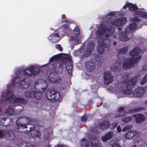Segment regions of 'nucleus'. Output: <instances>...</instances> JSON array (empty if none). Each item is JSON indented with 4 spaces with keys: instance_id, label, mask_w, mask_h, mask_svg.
<instances>
[{
    "instance_id": "obj_1",
    "label": "nucleus",
    "mask_w": 147,
    "mask_h": 147,
    "mask_svg": "<svg viewBox=\"0 0 147 147\" xmlns=\"http://www.w3.org/2000/svg\"><path fill=\"white\" fill-rule=\"evenodd\" d=\"M62 57L61 54L53 55L49 59L48 64L52 62L51 69L57 74L61 73L63 71V67L65 66L68 73L70 74L72 73V66L70 64L66 66L65 61L61 60Z\"/></svg>"
},
{
    "instance_id": "obj_2",
    "label": "nucleus",
    "mask_w": 147,
    "mask_h": 147,
    "mask_svg": "<svg viewBox=\"0 0 147 147\" xmlns=\"http://www.w3.org/2000/svg\"><path fill=\"white\" fill-rule=\"evenodd\" d=\"M127 79L122 82H119L118 84L119 89H122L124 94L129 95L133 92L132 88L134 87L136 83L137 78L135 77H132L130 80L129 79V75H126Z\"/></svg>"
},
{
    "instance_id": "obj_3",
    "label": "nucleus",
    "mask_w": 147,
    "mask_h": 147,
    "mask_svg": "<svg viewBox=\"0 0 147 147\" xmlns=\"http://www.w3.org/2000/svg\"><path fill=\"white\" fill-rule=\"evenodd\" d=\"M141 52V50L138 47H136L129 53V55L132 57L129 61L123 63V68L124 69H130L134 64L137 63L141 58V56L139 55Z\"/></svg>"
},
{
    "instance_id": "obj_4",
    "label": "nucleus",
    "mask_w": 147,
    "mask_h": 147,
    "mask_svg": "<svg viewBox=\"0 0 147 147\" xmlns=\"http://www.w3.org/2000/svg\"><path fill=\"white\" fill-rule=\"evenodd\" d=\"M137 26V24L136 23L131 24L125 29L124 32H120L118 34L117 33L114 35V38H118L120 41L126 42L129 40V38L127 36V34L131 32L132 30L135 29Z\"/></svg>"
},
{
    "instance_id": "obj_5",
    "label": "nucleus",
    "mask_w": 147,
    "mask_h": 147,
    "mask_svg": "<svg viewBox=\"0 0 147 147\" xmlns=\"http://www.w3.org/2000/svg\"><path fill=\"white\" fill-rule=\"evenodd\" d=\"M15 96L13 92L8 90L6 92V100L11 101L14 103H19L25 104L27 103V101L24 99L19 97L14 98Z\"/></svg>"
},
{
    "instance_id": "obj_6",
    "label": "nucleus",
    "mask_w": 147,
    "mask_h": 147,
    "mask_svg": "<svg viewBox=\"0 0 147 147\" xmlns=\"http://www.w3.org/2000/svg\"><path fill=\"white\" fill-rule=\"evenodd\" d=\"M45 96L47 99L50 100H58L60 98L59 92L54 90H49L45 92Z\"/></svg>"
},
{
    "instance_id": "obj_7",
    "label": "nucleus",
    "mask_w": 147,
    "mask_h": 147,
    "mask_svg": "<svg viewBox=\"0 0 147 147\" xmlns=\"http://www.w3.org/2000/svg\"><path fill=\"white\" fill-rule=\"evenodd\" d=\"M30 121V119L27 117L24 116L18 117L16 121V123L18 127L15 130L18 132H22V131L19 130L20 128H27L26 124H23L24 122H28Z\"/></svg>"
},
{
    "instance_id": "obj_8",
    "label": "nucleus",
    "mask_w": 147,
    "mask_h": 147,
    "mask_svg": "<svg viewBox=\"0 0 147 147\" xmlns=\"http://www.w3.org/2000/svg\"><path fill=\"white\" fill-rule=\"evenodd\" d=\"M110 45V41L107 40H105L98 42L97 47V52L100 54H102L104 51L105 48H109Z\"/></svg>"
},
{
    "instance_id": "obj_9",
    "label": "nucleus",
    "mask_w": 147,
    "mask_h": 147,
    "mask_svg": "<svg viewBox=\"0 0 147 147\" xmlns=\"http://www.w3.org/2000/svg\"><path fill=\"white\" fill-rule=\"evenodd\" d=\"M40 71L39 69L34 66L31 65L24 70V73L26 76H31L38 74Z\"/></svg>"
},
{
    "instance_id": "obj_10",
    "label": "nucleus",
    "mask_w": 147,
    "mask_h": 147,
    "mask_svg": "<svg viewBox=\"0 0 147 147\" xmlns=\"http://www.w3.org/2000/svg\"><path fill=\"white\" fill-rule=\"evenodd\" d=\"M24 95L26 97L34 98L37 100H40L42 97V95L40 92L31 91L30 90L25 92Z\"/></svg>"
},
{
    "instance_id": "obj_11",
    "label": "nucleus",
    "mask_w": 147,
    "mask_h": 147,
    "mask_svg": "<svg viewBox=\"0 0 147 147\" xmlns=\"http://www.w3.org/2000/svg\"><path fill=\"white\" fill-rule=\"evenodd\" d=\"M25 81L24 79L20 81V78L19 77H16L13 79L11 84L12 86H15L16 83H19L23 88L25 89L29 86V85L26 82H25Z\"/></svg>"
},
{
    "instance_id": "obj_12",
    "label": "nucleus",
    "mask_w": 147,
    "mask_h": 147,
    "mask_svg": "<svg viewBox=\"0 0 147 147\" xmlns=\"http://www.w3.org/2000/svg\"><path fill=\"white\" fill-rule=\"evenodd\" d=\"M104 77V83L106 85H109L113 81V77L110 72H105Z\"/></svg>"
},
{
    "instance_id": "obj_13",
    "label": "nucleus",
    "mask_w": 147,
    "mask_h": 147,
    "mask_svg": "<svg viewBox=\"0 0 147 147\" xmlns=\"http://www.w3.org/2000/svg\"><path fill=\"white\" fill-rule=\"evenodd\" d=\"M144 92V88L139 87L134 90L133 95L135 97L140 98L143 95Z\"/></svg>"
},
{
    "instance_id": "obj_14",
    "label": "nucleus",
    "mask_w": 147,
    "mask_h": 147,
    "mask_svg": "<svg viewBox=\"0 0 147 147\" xmlns=\"http://www.w3.org/2000/svg\"><path fill=\"white\" fill-rule=\"evenodd\" d=\"M34 126L33 125L32 127L30 128V129L29 132L31 136L33 138L37 137L38 138H40L41 137V133L40 131H37L34 130Z\"/></svg>"
},
{
    "instance_id": "obj_15",
    "label": "nucleus",
    "mask_w": 147,
    "mask_h": 147,
    "mask_svg": "<svg viewBox=\"0 0 147 147\" xmlns=\"http://www.w3.org/2000/svg\"><path fill=\"white\" fill-rule=\"evenodd\" d=\"M85 67L88 71H91L95 70V62L89 61L86 62Z\"/></svg>"
},
{
    "instance_id": "obj_16",
    "label": "nucleus",
    "mask_w": 147,
    "mask_h": 147,
    "mask_svg": "<svg viewBox=\"0 0 147 147\" xmlns=\"http://www.w3.org/2000/svg\"><path fill=\"white\" fill-rule=\"evenodd\" d=\"M138 134V132L134 130H130L125 132L124 136L125 139H131L133 137L136 136Z\"/></svg>"
},
{
    "instance_id": "obj_17",
    "label": "nucleus",
    "mask_w": 147,
    "mask_h": 147,
    "mask_svg": "<svg viewBox=\"0 0 147 147\" xmlns=\"http://www.w3.org/2000/svg\"><path fill=\"white\" fill-rule=\"evenodd\" d=\"M98 126L99 127V129L104 130L110 127V123L109 121L104 120L100 123Z\"/></svg>"
},
{
    "instance_id": "obj_18",
    "label": "nucleus",
    "mask_w": 147,
    "mask_h": 147,
    "mask_svg": "<svg viewBox=\"0 0 147 147\" xmlns=\"http://www.w3.org/2000/svg\"><path fill=\"white\" fill-rule=\"evenodd\" d=\"M133 117L135 118L136 122L138 123H141L145 120L144 115L141 114L134 115Z\"/></svg>"
},
{
    "instance_id": "obj_19",
    "label": "nucleus",
    "mask_w": 147,
    "mask_h": 147,
    "mask_svg": "<svg viewBox=\"0 0 147 147\" xmlns=\"http://www.w3.org/2000/svg\"><path fill=\"white\" fill-rule=\"evenodd\" d=\"M22 111L23 109H22V110H17L16 111V113H15L14 109L12 107L9 106L8 107L6 111L5 112L8 115H12L16 114H19Z\"/></svg>"
},
{
    "instance_id": "obj_20",
    "label": "nucleus",
    "mask_w": 147,
    "mask_h": 147,
    "mask_svg": "<svg viewBox=\"0 0 147 147\" xmlns=\"http://www.w3.org/2000/svg\"><path fill=\"white\" fill-rule=\"evenodd\" d=\"M106 31V26L102 24L99 26L97 31V34L99 36H102L104 34Z\"/></svg>"
},
{
    "instance_id": "obj_21",
    "label": "nucleus",
    "mask_w": 147,
    "mask_h": 147,
    "mask_svg": "<svg viewBox=\"0 0 147 147\" xmlns=\"http://www.w3.org/2000/svg\"><path fill=\"white\" fill-rule=\"evenodd\" d=\"M61 28L62 29V31L64 32L65 35L69 34L72 32L71 30L70 29L67 25L65 24L62 26Z\"/></svg>"
},
{
    "instance_id": "obj_22",
    "label": "nucleus",
    "mask_w": 147,
    "mask_h": 147,
    "mask_svg": "<svg viewBox=\"0 0 147 147\" xmlns=\"http://www.w3.org/2000/svg\"><path fill=\"white\" fill-rule=\"evenodd\" d=\"M145 109V108L142 107H139L135 108L134 109H132L129 110L128 113H133L137 112H139L142 111Z\"/></svg>"
},
{
    "instance_id": "obj_23",
    "label": "nucleus",
    "mask_w": 147,
    "mask_h": 147,
    "mask_svg": "<svg viewBox=\"0 0 147 147\" xmlns=\"http://www.w3.org/2000/svg\"><path fill=\"white\" fill-rule=\"evenodd\" d=\"M135 13L143 18H147V14L146 12H143L141 11H137L135 12Z\"/></svg>"
},
{
    "instance_id": "obj_24",
    "label": "nucleus",
    "mask_w": 147,
    "mask_h": 147,
    "mask_svg": "<svg viewBox=\"0 0 147 147\" xmlns=\"http://www.w3.org/2000/svg\"><path fill=\"white\" fill-rule=\"evenodd\" d=\"M81 142V146L82 147H89L90 145L88 141L86 138L82 139Z\"/></svg>"
},
{
    "instance_id": "obj_25",
    "label": "nucleus",
    "mask_w": 147,
    "mask_h": 147,
    "mask_svg": "<svg viewBox=\"0 0 147 147\" xmlns=\"http://www.w3.org/2000/svg\"><path fill=\"white\" fill-rule=\"evenodd\" d=\"M124 108L123 107H120L119 108L117 111L120 113H118L116 114L114 117V118H116L119 117H121L122 116H123L125 115V114H122L121 113V111H124Z\"/></svg>"
},
{
    "instance_id": "obj_26",
    "label": "nucleus",
    "mask_w": 147,
    "mask_h": 147,
    "mask_svg": "<svg viewBox=\"0 0 147 147\" xmlns=\"http://www.w3.org/2000/svg\"><path fill=\"white\" fill-rule=\"evenodd\" d=\"M7 133L8 136L9 137V138L11 140H13L15 139V136L13 131L11 130H7L6 132Z\"/></svg>"
},
{
    "instance_id": "obj_27",
    "label": "nucleus",
    "mask_w": 147,
    "mask_h": 147,
    "mask_svg": "<svg viewBox=\"0 0 147 147\" xmlns=\"http://www.w3.org/2000/svg\"><path fill=\"white\" fill-rule=\"evenodd\" d=\"M130 4L129 5V10L131 11L136 12L138 9V7L135 4H133L131 3H129Z\"/></svg>"
},
{
    "instance_id": "obj_28",
    "label": "nucleus",
    "mask_w": 147,
    "mask_h": 147,
    "mask_svg": "<svg viewBox=\"0 0 147 147\" xmlns=\"http://www.w3.org/2000/svg\"><path fill=\"white\" fill-rule=\"evenodd\" d=\"M48 39L51 42L53 43H57L59 40V39H57L56 37L51 36V35H50L48 37Z\"/></svg>"
},
{
    "instance_id": "obj_29",
    "label": "nucleus",
    "mask_w": 147,
    "mask_h": 147,
    "mask_svg": "<svg viewBox=\"0 0 147 147\" xmlns=\"http://www.w3.org/2000/svg\"><path fill=\"white\" fill-rule=\"evenodd\" d=\"M128 49V47L125 46L119 49L118 52L119 53L121 54H125L127 52Z\"/></svg>"
},
{
    "instance_id": "obj_30",
    "label": "nucleus",
    "mask_w": 147,
    "mask_h": 147,
    "mask_svg": "<svg viewBox=\"0 0 147 147\" xmlns=\"http://www.w3.org/2000/svg\"><path fill=\"white\" fill-rule=\"evenodd\" d=\"M120 26H123L127 21V19L124 17L121 18L119 19Z\"/></svg>"
},
{
    "instance_id": "obj_31",
    "label": "nucleus",
    "mask_w": 147,
    "mask_h": 147,
    "mask_svg": "<svg viewBox=\"0 0 147 147\" xmlns=\"http://www.w3.org/2000/svg\"><path fill=\"white\" fill-rule=\"evenodd\" d=\"M92 51V49H88L83 54L84 57H86L89 56L90 55Z\"/></svg>"
},
{
    "instance_id": "obj_32",
    "label": "nucleus",
    "mask_w": 147,
    "mask_h": 147,
    "mask_svg": "<svg viewBox=\"0 0 147 147\" xmlns=\"http://www.w3.org/2000/svg\"><path fill=\"white\" fill-rule=\"evenodd\" d=\"M113 133L112 131H110L105 134V136L109 140H110L113 136Z\"/></svg>"
},
{
    "instance_id": "obj_33",
    "label": "nucleus",
    "mask_w": 147,
    "mask_h": 147,
    "mask_svg": "<svg viewBox=\"0 0 147 147\" xmlns=\"http://www.w3.org/2000/svg\"><path fill=\"white\" fill-rule=\"evenodd\" d=\"M111 24L112 25H114L115 26H120V24L119 23V19L112 21L111 22Z\"/></svg>"
},
{
    "instance_id": "obj_34",
    "label": "nucleus",
    "mask_w": 147,
    "mask_h": 147,
    "mask_svg": "<svg viewBox=\"0 0 147 147\" xmlns=\"http://www.w3.org/2000/svg\"><path fill=\"white\" fill-rule=\"evenodd\" d=\"M90 144L91 147H102V144L98 143H94L91 142Z\"/></svg>"
},
{
    "instance_id": "obj_35",
    "label": "nucleus",
    "mask_w": 147,
    "mask_h": 147,
    "mask_svg": "<svg viewBox=\"0 0 147 147\" xmlns=\"http://www.w3.org/2000/svg\"><path fill=\"white\" fill-rule=\"evenodd\" d=\"M132 120V119L131 117H127L122 119L121 121L125 123H127Z\"/></svg>"
},
{
    "instance_id": "obj_36",
    "label": "nucleus",
    "mask_w": 147,
    "mask_h": 147,
    "mask_svg": "<svg viewBox=\"0 0 147 147\" xmlns=\"http://www.w3.org/2000/svg\"><path fill=\"white\" fill-rule=\"evenodd\" d=\"M147 81V74H146L145 76L140 81V84L143 85Z\"/></svg>"
},
{
    "instance_id": "obj_37",
    "label": "nucleus",
    "mask_w": 147,
    "mask_h": 147,
    "mask_svg": "<svg viewBox=\"0 0 147 147\" xmlns=\"http://www.w3.org/2000/svg\"><path fill=\"white\" fill-rule=\"evenodd\" d=\"M50 136V134L48 131H46L43 136V138L46 140H47L49 138Z\"/></svg>"
},
{
    "instance_id": "obj_38",
    "label": "nucleus",
    "mask_w": 147,
    "mask_h": 147,
    "mask_svg": "<svg viewBox=\"0 0 147 147\" xmlns=\"http://www.w3.org/2000/svg\"><path fill=\"white\" fill-rule=\"evenodd\" d=\"M118 124V123L117 122L112 123L111 124H110V128L111 129H113L117 127Z\"/></svg>"
},
{
    "instance_id": "obj_39",
    "label": "nucleus",
    "mask_w": 147,
    "mask_h": 147,
    "mask_svg": "<svg viewBox=\"0 0 147 147\" xmlns=\"http://www.w3.org/2000/svg\"><path fill=\"white\" fill-rule=\"evenodd\" d=\"M50 79V81L53 82H55L57 81V78L56 74H53V77H51Z\"/></svg>"
},
{
    "instance_id": "obj_40",
    "label": "nucleus",
    "mask_w": 147,
    "mask_h": 147,
    "mask_svg": "<svg viewBox=\"0 0 147 147\" xmlns=\"http://www.w3.org/2000/svg\"><path fill=\"white\" fill-rule=\"evenodd\" d=\"M74 31L76 32V33H75L76 35H79L80 33V30L78 28L75 27L74 28Z\"/></svg>"
},
{
    "instance_id": "obj_41",
    "label": "nucleus",
    "mask_w": 147,
    "mask_h": 147,
    "mask_svg": "<svg viewBox=\"0 0 147 147\" xmlns=\"http://www.w3.org/2000/svg\"><path fill=\"white\" fill-rule=\"evenodd\" d=\"M131 21L134 22H139L141 21V20L136 18H134L131 19Z\"/></svg>"
},
{
    "instance_id": "obj_42",
    "label": "nucleus",
    "mask_w": 147,
    "mask_h": 147,
    "mask_svg": "<svg viewBox=\"0 0 147 147\" xmlns=\"http://www.w3.org/2000/svg\"><path fill=\"white\" fill-rule=\"evenodd\" d=\"M55 47L57 49L60 51H62L63 49L61 46L59 44L57 45H55Z\"/></svg>"
},
{
    "instance_id": "obj_43",
    "label": "nucleus",
    "mask_w": 147,
    "mask_h": 147,
    "mask_svg": "<svg viewBox=\"0 0 147 147\" xmlns=\"http://www.w3.org/2000/svg\"><path fill=\"white\" fill-rule=\"evenodd\" d=\"M50 35H51V36L56 37V38H59V34L58 33H53Z\"/></svg>"
},
{
    "instance_id": "obj_44",
    "label": "nucleus",
    "mask_w": 147,
    "mask_h": 147,
    "mask_svg": "<svg viewBox=\"0 0 147 147\" xmlns=\"http://www.w3.org/2000/svg\"><path fill=\"white\" fill-rule=\"evenodd\" d=\"M79 36L78 35H76V36H71V40L74 41Z\"/></svg>"
},
{
    "instance_id": "obj_45",
    "label": "nucleus",
    "mask_w": 147,
    "mask_h": 147,
    "mask_svg": "<svg viewBox=\"0 0 147 147\" xmlns=\"http://www.w3.org/2000/svg\"><path fill=\"white\" fill-rule=\"evenodd\" d=\"M87 116L84 115L81 117V120L83 122L86 121L87 120Z\"/></svg>"
},
{
    "instance_id": "obj_46",
    "label": "nucleus",
    "mask_w": 147,
    "mask_h": 147,
    "mask_svg": "<svg viewBox=\"0 0 147 147\" xmlns=\"http://www.w3.org/2000/svg\"><path fill=\"white\" fill-rule=\"evenodd\" d=\"M130 4V3H127L126 4V5H124L123 6V8L124 9H126L127 7H128L129 8V5Z\"/></svg>"
},
{
    "instance_id": "obj_47",
    "label": "nucleus",
    "mask_w": 147,
    "mask_h": 147,
    "mask_svg": "<svg viewBox=\"0 0 147 147\" xmlns=\"http://www.w3.org/2000/svg\"><path fill=\"white\" fill-rule=\"evenodd\" d=\"M101 139L103 142H107L109 140L105 137V136L102 137Z\"/></svg>"
},
{
    "instance_id": "obj_48",
    "label": "nucleus",
    "mask_w": 147,
    "mask_h": 147,
    "mask_svg": "<svg viewBox=\"0 0 147 147\" xmlns=\"http://www.w3.org/2000/svg\"><path fill=\"white\" fill-rule=\"evenodd\" d=\"M113 28H112V26L111 27V28H109L107 26V32H110L111 33H113Z\"/></svg>"
},
{
    "instance_id": "obj_49",
    "label": "nucleus",
    "mask_w": 147,
    "mask_h": 147,
    "mask_svg": "<svg viewBox=\"0 0 147 147\" xmlns=\"http://www.w3.org/2000/svg\"><path fill=\"white\" fill-rule=\"evenodd\" d=\"M100 56L99 55H97L96 56L95 59L96 61H99L100 60Z\"/></svg>"
},
{
    "instance_id": "obj_50",
    "label": "nucleus",
    "mask_w": 147,
    "mask_h": 147,
    "mask_svg": "<svg viewBox=\"0 0 147 147\" xmlns=\"http://www.w3.org/2000/svg\"><path fill=\"white\" fill-rule=\"evenodd\" d=\"M91 131L94 133H96L97 132V129L95 128H92L91 129Z\"/></svg>"
},
{
    "instance_id": "obj_51",
    "label": "nucleus",
    "mask_w": 147,
    "mask_h": 147,
    "mask_svg": "<svg viewBox=\"0 0 147 147\" xmlns=\"http://www.w3.org/2000/svg\"><path fill=\"white\" fill-rule=\"evenodd\" d=\"M129 128V127L127 126H126L125 127H124L122 129V131L123 132L125 131H126Z\"/></svg>"
},
{
    "instance_id": "obj_52",
    "label": "nucleus",
    "mask_w": 147,
    "mask_h": 147,
    "mask_svg": "<svg viewBox=\"0 0 147 147\" xmlns=\"http://www.w3.org/2000/svg\"><path fill=\"white\" fill-rule=\"evenodd\" d=\"M117 131L118 132L120 133V132H121V129L120 126H117Z\"/></svg>"
},
{
    "instance_id": "obj_53",
    "label": "nucleus",
    "mask_w": 147,
    "mask_h": 147,
    "mask_svg": "<svg viewBox=\"0 0 147 147\" xmlns=\"http://www.w3.org/2000/svg\"><path fill=\"white\" fill-rule=\"evenodd\" d=\"M115 12H111L107 14L108 16H114L115 14Z\"/></svg>"
},
{
    "instance_id": "obj_54",
    "label": "nucleus",
    "mask_w": 147,
    "mask_h": 147,
    "mask_svg": "<svg viewBox=\"0 0 147 147\" xmlns=\"http://www.w3.org/2000/svg\"><path fill=\"white\" fill-rule=\"evenodd\" d=\"M142 69L143 71H145L147 70V66L145 65L142 67Z\"/></svg>"
},
{
    "instance_id": "obj_55",
    "label": "nucleus",
    "mask_w": 147,
    "mask_h": 147,
    "mask_svg": "<svg viewBox=\"0 0 147 147\" xmlns=\"http://www.w3.org/2000/svg\"><path fill=\"white\" fill-rule=\"evenodd\" d=\"M112 147H121V146L120 145L117 144H115L113 145Z\"/></svg>"
},
{
    "instance_id": "obj_56",
    "label": "nucleus",
    "mask_w": 147,
    "mask_h": 147,
    "mask_svg": "<svg viewBox=\"0 0 147 147\" xmlns=\"http://www.w3.org/2000/svg\"><path fill=\"white\" fill-rule=\"evenodd\" d=\"M3 134L2 131H0V138L3 137Z\"/></svg>"
},
{
    "instance_id": "obj_57",
    "label": "nucleus",
    "mask_w": 147,
    "mask_h": 147,
    "mask_svg": "<svg viewBox=\"0 0 147 147\" xmlns=\"http://www.w3.org/2000/svg\"><path fill=\"white\" fill-rule=\"evenodd\" d=\"M84 55H83L81 56L80 57V59L81 60H82L84 58Z\"/></svg>"
},
{
    "instance_id": "obj_58",
    "label": "nucleus",
    "mask_w": 147,
    "mask_h": 147,
    "mask_svg": "<svg viewBox=\"0 0 147 147\" xmlns=\"http://www.w3.org/2000/svg\"><path fill=\"white\" fill-rule=\"evenodd\" d=\"M1 120H3L4 121H5L6 120L7 118L6 117H3V118H1Z\"/></svg>"
},
{
    "instance_id": "obj_59",
    "label": "nucleus",
    "mask_w": 147,
    "mask_h": 147,
    "mask_svg": "<svg viewBox=\"0 0 147 147\" xmlns=\"http://www.w3.org/2000/svg\"><path fill=\"white\" fill-rule=\"evenodd\" d=\"M117 42L116 41H114L113 42V45H116Z\"/></svg>"
},
{
    "instance_id": "obj_60",
    "label": "nucleus",
    "mask_w": 147,
    "mask_h": 147,
    "mask_svg": "<svg viewBox=\"0 0 147 147\" xmlns=\"http://www.w3.org/2000/svg\"><path fill=\"white\" fill-rule=\"evenodd\" d=\"M118 29L119 30V31H120L121 30V28L120 27H118Z\"/></svg>"
},
{
    "instance_id": "obj_61",
    "label": "nucleus",
    "mask_w": 147,
    "mask_h": 147,
    "mask_svg": "<svg viewBox=\"0 0 147 147\" xmlns=\"http://www.w3.org/2000/svg\"><path fill=\"white\" fill-rule=\"evenodd\" d=\"M64 22L66 23L68 22V21L67 20H65Z\"/></svg>"
},
{
    "instance_id": "obj_62",
    "label": "nucleus",
    "mask_w": 147,
    "mask_h": 147,
    "mask_svg": "<svg viewBox=\"0 0 147 147\" xmlns=\"http://www.w3.org/2000/svg\"><path fill=\"white\" fill-rule=\"evenodd\" d=\"M132 147H137L136 146V145H134Z\"/></svg>"
},
{
    "instance_id": "obj_63",
    "label": "nucleus",
    "mask_w": 147,
    "mask_h": 147,
    "mask_svg": "<svg viewBox=\"0 0 147 147\" xmlns=\"http://www.w3.org/2000/svg\"><path fill=\"white\" fill-rule=\"evenodd\" d=\"M46 147H51V146L49 145H48Z\"/></svg>"
},
{
    "instance_id": "obj_64",
    "label": "nucleus",
    "mask_w": 147,
    "mask_h": 147,
    "mask_svg": "<svg viewBox=\"0 0 147 147\" xmlns=\"http://www.w3.org/2000/svg\"><path fill=\"white\" fill-rule=\"evenodd\" d=\"M106 36H108H108H109V34H107L106 35Z\"/></svg>"
}]
</instances>
